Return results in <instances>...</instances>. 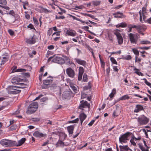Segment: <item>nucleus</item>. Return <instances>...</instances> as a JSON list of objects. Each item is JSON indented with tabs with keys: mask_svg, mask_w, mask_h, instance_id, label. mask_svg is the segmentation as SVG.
Here are the masks:
<instances>
[{
	"mask_svg": "<svg viewBox=\"0 0 151 151\" xmlns=\"http://www.w3.org/2000/svg\"><path fill=\"white\" fill-rule=\"evenodd\" d=\"M19 113L20 110L19 109H18V110L15 111V112L13 113L12 114L14 115L17 114H18Z\"/></svg>",
	"mask_w": 151,
	"mask_h": 151,
	"instance_id": "55",
	"label": "nucleus"
},
{
	"mask_svg": "<svg viewBox=\"0 0 151 151\" xmlns=\"http://www.w3.org/2000/svg\"><path fill=\"white\" fill-rule=\"evenodd\" d=\"M83 74L78 73V80L79 81H81L82 79V75Z\"/></svg>",
	"mask_w": 151,
	"mask_h": 151,
	"instance_id": "48",
	"label": "nucleus"
},
{
	"mask_svg": "<svg viewBox=\"0 0 151 151\" xmlns=\"http://www.w3.org/2000/svg\"><path fill=\"white\" fill-rule=\"evenodd\" d=\"M83 81L84 82H87L88 80L87 76L86 73H84L83 76Z\"/></svg>",
	"mask_w": 151,
	"mask_h": 151,
	"instance_id": "35",
	"label": "nucleus"
},
{
	"mask_svg": "<svg viewBox=\"0 0 151 151\" xmlns=\"http://www.w3.org/2000/svg\"><path fill=\"white\" fill-rule=\"evenodd\" d=\"M63 140H59L58 142H57L56 145L58 147H64L65 145L64 142H63Z\"/></svg>",
	"mask_w": 151,
	"mask_h": 151,
	"instance_id": "27",
	"label": "nucleus"
},
{
	"mask_svg": "<svg viewBox=\"0 0 151 151\" xmlns=\"http://www.w3.org/2000/svg\"><path fill=\"white\" fill-rule=\"evenodd\" d=\"M71 93L70 92H64L63 94V97L65 99L70 98L71 97Z\"/></svg>",
	"mask_w": 151,
	"mask_h": 151,
	"instance_id": "19",
	"label": "nucleus"
},
{
	"mask_svg": "<svg viewBox=\"0 0 151 151\" xmlns=\"http://www.w3.org/2000/svg\"><path fill=\"white\" fill-rule=\"evenodd\" d=\"M141 60V59L140 58H139L137 59V56H136L135 57V62H137L138 63L140 62Z\"/></svg>",
	"mask_w": 151,
	"mask_h": 151,
	"instance_id": "53",
	"label": "nucleus"
},
{
	"mask_svg": "<svg viewBox=\"0 0 151 151\" xmlns=\"http://www.w3.org/2000/svg\"><path fill=\"white\" fill-rule=\"evenodd\" d=\"M132 58L130 55H128L125 57H123L122 58V59L126 60H130Z\"/></svg>",
	"mask_w": 151,
	"mask_h": 151,
	"instance_id": "32",
	"label": "nucleus"
},
{
	"mask_svg": "<svg viewBox=\"0 0 151 151\" xmlns=\"http://www.w3.org/2000/svg\"><path fill=\"white\" fill-rule=\"evenodd\" d=\"M26 141V139L25 138H22L21 139L18 141V143L16 142V144L14 146H19L22 145Z\"/></svg>",
	"mask_w": 151,
	"mask_h": 151,
	"instance_id": "20",
	"label": "nucleus"
},
{
	"mask_svg": "<svg viewBox=\"0 0 151 151\" xmlns=\"http://www.w3.org/2000/svg\"><path fill=\"white\" fill-rule=\"evenodd\" d=\"M146 14H142V18L143 19V20L145 22V21H147L146 19V17L145 15Z\"/></svg>",
	"mask_w": 151,
	"mask_h": 151,
	"instance_id": "49",
	"label": "nucleus"
},
{
	"mask_svg": "<svg viewBox=\"0 0 151 151\" xmlns=\"http://www.w3.org/2000/svg\"><path fill=\"white\" fill-rule=\"evenodd\" d=\"M142 14H146V7H143L142 9Z\"/></svg>",
	"mask_w": 151,
	"mask_h": 151,
	"instance_id": "42",
	"label": "nucleus"
},
{
	"mask_svg": "<svg viewBox=\"0 0 151 151\" xmlns=\"http://www.w3.org/2000/svg\"><path fill=\"white\" fill-rule=\"evenodd\" d=\"M59 140H64L66 138V135L64 133L60 132L59 133Z\"/></svg>",
	"mask_w": 151,
	"mask_h": 151,
	"instance_id": "24",
	"label": "nucleus"
},
{
	"mask_svg": "<svg viewBox=\"0 0 151 151\" xmlns=\"http://www.w3.org/2000/svg\"><path fill=\"white\" fill-rule=\"evenodd\" d=\"M134 67V70L137 71H135L134 73H136L139 76L141 75V76H142V75H143V73L141 72H138V71H139V69L136 68L135 67Z\"/></svg>",
	"mask_w": 151,
	"mask_h": 151,
	"instance_id": "34",
	"label": "nucleus"
},
{
	"mask_svg": "<svg viewBox=\"0 0 151 151\" xmlns=\"http://www.w3.org/2000/svg\"><path fill=\"white\" fill-rule=\"evenodd\" d=\"M74 126L73 125H70L67 127V130L69 133V136H71L73 134Z\"/></svg>",
	"mask_w": 151,
	"mask_h": 151,
	"instance_id": "18",
	"label": "nucleus"
},
{
	"mask_svg": "<svg viewBox=\"0 0 151 151\" xmlns=\"http://www.w3.org/2000/svg\"><path fill=\"white\" fill-rule=\"evenodd\" d=\"M38 108L37 103L36 102H33L29 105L26 113L29 114H32L36 111Z\"/></svg>",
	"mask_w": 151,
	"mask_h": 151,
	"instance_id": "2",
	"label": "nucleus"
},
{
	"mask_svg": "<svg viewBox=\"0 0 151 151\" xmlns=\"http://www.w3.org/2000/svg\"><path fill=\"white\" fill-rule=\"evenodd\" d=\"M137 122L140 125L147 124L149 121V119L144 115L139 116L137 118Z\"/></svg>",
	"mask_w": 151,
	"mask_h": 151,
	"instance_id": "5",
	"label": "nucleus"
},
{
	"mask_svg": "<svg viewBox=\"0 0 151 151\" xmlns=\"http://www.w3.org/2000/svg\"><path fill=\"white\" fill-rule=\"evenodd\" d=\"M54 48V47L52 45H50L48 46V49L49 50H52Z\"/></svg>",
	"mask_w": 151,
	"mask_h": 151,
	"instance_id": "61",
	"label": "nucleus"
},
{
	"mask_svg": "<svg viewBox=\"0 0 151 151\" xmlns=\"http://www.w3.org/2000/svg\"><path fill=\"white\" fill-rule=\"evenodd\" d=\"M145 22H147L151 24V17L147 19V21H145Z\"/></svg>",
	"mask_w": 151,
	"mask_h": 151,
	"instance_id": "60",
	"label": "nucleus"
},
{
	"mask_svg": "<svg viewBox=\"0 0 151 151\" xmlns=\"http://www.w3.org/2000/svg\"><path fill=\"white\" fill-rule=\"evenodd\" d=\"M95 121V120H92L88 124L89 126H92L94 123Z\"/></svg>",
	"mask_w": 151,
	"mask_h": 151,
	"instance_id": "52",
	"label": "nucleus"
},
{
	"mask_svg": "<svg viewBox=\"0 0 151 151\" xmlns=\"http://www.w3.org/2000/svg\"><path fill=\"white\" fill-rule=\"evenodd\" d=\"M79 121V119L77 118L75 119L69 121L68 122L69 123H78Z\"/></svg>",
	"mask_w": 151,
	"mask_h": 151,
	"instance_id": "36",
	"label": "nucleus"
},
{
	"mask_svg": "<svg viewBox=\"0 0 151 151\" xmlns=\"http://www.w3.org/2000/svg\"><path fill=\"white\" fill-rule=\"evenodd\" d=\"M9 58V57L7 56L3 57L1 59V65H4L5 62L8 60Z\"/></svg>",
	"mask_w": 151,
	"mask_h": 151,
	"instance_id": "23",
	"label": "nucleus"
},
{
	"mask_svg": "<svg viewBox=\"0 0 151 151\" xmlns=\"http://www.w3.org/2000/svg\"><path fill=\"white\" fill-rule=\"evenodd\" d=\"M65 59L60 57L57 56L55 55L50 57L48 59V63L51 62L57 63L60 64H63L65 63V60H68L69 59L66 56H64Z\"/></svg>",
	"mask_w": 151,
	"mask_h": 151,
	"instance_id": "1",
	"label": "nucleus"
},
{
	"mask_svg": "<svg viewBox=\"0 0 151 151\" xmlns=\"http://www.w3.org/2000/svg\"><path fill=\"white\" fill-rule=\"evenodd\" d=\"M60 32H54L53 33L52 36H54L55 35H56L57 36L59 37L60 35Z\"/></svg>",
	"mask_w": 151,
	"mask_h": 151,
	"instance_id": "50",
	"label": "nucleus"
},
{
	"mask_svg": "<svg viewBox=\"0 0 151 151\" xmlns=\"http://www.w3.org/2000/svg\"><path fill=\"white\" fill-rule=\"evenodd\" d=\"M110 60L112 63L113 64L117 65V63L116 60L113 57H111L110 58Z\"/></svg>",
	"mask_w": 151,
	"mask_h": 151,
	"instance_id": "39",
	"label": "nucleus"
},
{
	"mask_svg": "<svg viewBox=\"0 0 151 151\" xmlns=\"http://www.w3.org/2000/svg\"><path fill=\"white\" fill-rule=\"evenodd\" d=\"M71 17H72L73 19L76 20L78 21H80V19L74 16L71 15Z\"/></svg>",
	"mask_w": 151,
	"mask_h": 151,
	"instance_id": "58",
	"label": "nucleus"
},
{
	"mask_svg": "<svg viewBox=\"0 0 151 151\" xmlns=\"http://www.w3.org/2000/svg\"><path fill=\"white\" fill-rule=\"evenodd\" d=\"M143 80L144 81L145 83L148 86H149L151 88V84L150 82L147 81L146 79L143 78Z\"/></svg>",
	"mask_w": 151,
	"mask_h": 151,
	"instance_id": "37",
	"label": "nucleus"
},
{
	"mask_svg": "<svg viewBox=\"0 0 151 151\" xmlns=\"http://www.w3.org/2000/svg\"><path fill=\"white\" fill-rule=\"evenodd\" d=\"M143 110L144 108L142 105L140 104H137L136 105L134 112V113H138Z\"/></svg>",
	"mask_w": 151,
	"mask_h": 151,
	"instance_id": "12",
	"label": "nucleus"
},
{
	"mask_svg": "<svg viewBox=\"0 0 151 151\" xmlns=\"http://www.w3.org/2000/svg\"><path fill=\"white\" fill-rule=\"evenodd\" d=\"M17 126L16 125H13L11 126L10 127V129L12 130H13L16 129Z\"/></svg>",
	"mask_w": 151,
	"mask_h": 151,
	"instance_id": "46",
	"label": "nucleus"
},
{
	"mask_svg": "<svg viewBox=\"0 0 151 151\" xmlns=\"http://www.w3.org/2000/svg\"><path fill=\"white\" fill-rule=\"evenodd\" d=\"M113 68L114 71L118 72V69L117 66H113Z\"/></svg>",
	"mask_w": 151,
	"mask_h": 151,
	"instance_id": "56",
	"label": "nucleus"
},
{
	"mask_svg": "<svg viewBox=\"0 0 151 151\" xmlns=\"http://www.w3.org/2000/svg\"><path fill=\"white\" fill-rule=\"evenodd\" d=\"M116 28H124L127 26V24L125 22L120 23L115 26Z\"/></svg>",
	"mask_w": 151,
	"mask_h": 151,
	"instance_id": "22",
	"label": "nucleus"
},
{
	"mask_svg": "<svg viewBox=\"0 0 151 151\" xmlns=\"http://www.w3.org/2000/svg\"><path fill=\"white\" fill-rule=\"evenodd\" d=\"M118 116V115L116 114V112L115 111H114L113 114V116L114 117H116Z\"/></svg>",
	"mask_w": 151,
	"mask_h": 151,
	"instance_id": "63",
	"label": "nucleus"
},
{
	"mask_svg": "<svg viewBox=\"0 0 151 151\" xmlns=\"http://www.w3.org/2000/svg\"><path fill=\"white\" fill-rule=\"evenodd\" d=\"M100 3L99 1H94L93 2V5L94 6H97L99 5Z\"/></svg>",
	"mask_w": 151,
	"mask_h": 151,
	"instance_id": "41",
	"label": "nucleus"
},
{
	"mask_svg": "<svg viewBox=\"0 0 151 151\" xmlns=\"http://www.w3.org/2000/svg\"><path fill=\"white\" fill-rule=\"evenodd\" d=\"M33 135L36 137H43L44 134L42 133H40L38 131H36L33 133Z\"/></svg>",
	"mask_w": 151,
	"mask_h": 151,
	"instance_id": "25",
	"label": "nucleus"
},
{
	"mask_svg": "<svg viewBox=\"0 0 151 151\" xmlns=\"http://www.w3.org/2000/svg\"><path fill=\"white\" fill-rule=\"evenodd\" d=\"M6 4V0H0V4L2 5H5Z\"/></svg>",
	"mask_w": 151,
	"mask_h": 151,
	"instance_id": "43",
	"label": "nucleus"
},
{
	"mask_svg": "<svg viewBox=\"0 0 151 151\" xmlns=\"http://www.w3.org/2000/svg\"><path fill=\"white\" fill-rule=\"evenodd\" d=\"M74 60L78 64L81 65L83 66L84 67H86L87 64L85 61L77 58H75Z\"/></svg>",
	"mask_w": 151,
	"mask_h": 151,
	"instance_id": "11",
	"label": "nucleus"
},
{
	"mask_svg": "<svg viewBox=\"0 0 151 151\" xmlns=\"http://www.w3.org/2000/svg\"><path fill=\"white\" fill-rule=\"evenodd\" d=\"M27 28H30L31 29H34L35 30V29L33 25L32 24H30L27 26Z\"/></svg>",
	"mask_w": 151,
	"mask_h": 151,
	"instance_id": "47",
	"label": "nucleus"
},
{
	"mask_svg": "<svg viewBox=\"0 0 151 151\" xmlns=\"http://www.w3.org/2000/svg\"><path fill=\"white\" fill-rule=\"evenodd\" d=\"M149 42H150L147 41H141V44H148Z\"/></svg>",
	"mask_w": 151,
	"mask_h": 151,
	"instance_id": "54",
	"label": "nucleus"
},
{
	"mask_svg": "<svg viewBox=\"0 0 151 151\" xmlns=\"http://www.w3.org/2000/svg\"><path fill=\"white\" fill-rule=\"evenodd\" d=\"M70 86L75 93H77L78 92V88L77 86H74L73 84H70Z\"/></svg>",
	"mask_w": 151,
	"mask_h": 151,
	"instance_id": "21",
	"label": "nucleus"
},
{
	"mask_svg": "<svg viewBox=\"0 0 151 151\" xmlns=\"http://www.w3.org/2000/svg\"><path fill=\"white\" fill-rule=\"evenodd\" d=\"M119 31V30L118 29H116L114 31V33L116 37L118 43L120 45H121L123 43V40L122 36Z\"/></svg>",
	"mask_w": 151,
	"mask_h": 151,
	"instance_id": "7",
	"label": "nucleus"
},
{
	"mask_svg": "<svg viewBox=\"0 0 151 151\" xmlns=\"http://www.w3.org/2000/svg\"><path fill=\"white\" fill-rule=\"evenodd\" d=\"M65 17L64 16H56V19H65Z\"/></svg>",
	"mask_w": 151,
	"mask_h": 151,
	"instance_id": "45",
	"label": "nucleus"
},
{
	"mask_svg": "<svg viewBox=\"0 0 151 151\" xmlns=\"http://www.w3.org/2000/svg\"><path fill=\"white\" fill-rule=\"evenodd\" d=\"M131 42L132 44H136L138 39L135 35L130 33L128 35Z\"/></svg>",
	"mask_w": 151,
	"mask_h": 151,
	"instance_id": "9",
	"label": "nucleus"
},
{
	"mask_svg": "<svg viewBox=\"0 0 151 151\" xmlns=\"http://www.w3.org/2000/svg\"><path fill=\"white\" fill-rule=\"evenodd\" d=\"M36 39L33 36L31 38L29 39H26V42L30 44H32L35 43L36 42Z\"/></svg>",
	"mask_w": 151,
	"mask_h": 151,
	"instance_id": "16",
	"label": "nucleus"
},
{
	"mask_svg": "<svg viewBox=\"0 0 151 151\" xmlns=\"http://www.w3.org/2000/svg\"><path fill=\"white\" fill-rule=\"evenodd\" d=\"M86 117L87 115L83 113H81L80 114L79 117L81 125L82 124L83 122L86 118Z\"/></svg>",
	"mask_w": 151,
	"mask_h": 151,
	"instance_id": "17",
	"label": "nucleus"
},
{
	"mask_svg": "<svg viewBox=\"0 0 151 151\" xmlns=\"http://www.w3.org/2000/svg\"><path fill=\"white\" fill-rule=\"evenodd\" d=\"M47 80H44L43 81V84L42 86V88H47Z\"/></svg>",
	"mask_w": 151,
	"mask_h": 151,
	"instance_id": "30",
	"label": "nucleus"
},
{
	"mask_svg": "<svg viewBox=\"0 0 151 151\" xmlns=\"http://www.w3.org/2000/svg\"><path fill=\"white\" fill-rule=\"evenodd\" d=\"M0 144L5 147H10L16 144V142L14 141L6 139H3L0 142Z\"/></svg>",
	"mask_w": 151,
	"mask_h": 151,
	"instance_id": "4",
	"label": "nucleus"
},
{
	"mask_svg": "<svg viewBox=\"0 0 151 151\" xmlns=\"http://www.w3.org/2000/svg\"><path fill=\"white\" fill-rule=\"evenodd\" d=\"M8 32L11 36H13L14 34V32L12 29H9L8 30Z\"/></svg>",
	"mask_w": 151,
	"mask_h": 151,
	"instance_id": "44",
	"label": "nucleus"
},
{
	"mask_svg": "<svg viewBox=\"0 0 151 151\" xmlns=\"http://www.w3.org/2000/svg\"><path fill=\"white\" fill-rule=\"evenodd\" d=\"M116 90L115 88H113L112 90L111 93L109 95V96L110 98H112L116 94Z\"/></svg>",
	"mask_w": 151,
	"mask_h": 151,
	"instance_id": "28",
	"label": "nucleus"
},
{
	"mask_svg": "<svg viewBox=\"0 0 151 151\" xmlns=\"http://www.w3.org/2000/svg\"><path fill=\"white\" fill-rule=\"evenodd\" d=\"M84 73V69L82 67H80L78 73L83 74Z\"/></svg>",
	"mask_w": 151,
	"mask_h": 151,
	"instance_id": "40",
	"label": "nucleus"
},
{
	"mask_svg": "<svg viewBox=\"0 0 151 151\" xmlns=\"http://www.w3.org/2000/svg\"><path fill=\"white\" fill-rule=\"evenodd\" d=\"M52 77H48V87H55L56 86V82Z\"/></svg>",
	"mask_w": 151,
	"mask_h": 151,
	"instance_id": "6",
	"label": "nucleus"
},
{
	"mask_svg": "<svg viewBox=\"0 0 151 151\" xmlns=\"http://www.w3.org/2000/svg\"><path fill=\"white\" fill-rule=\"evenodd\" d=\"M132 136V133L127 132L120 136L119 138V141L121 143L127 142Z\"/></svg>",
	"mask_w": 151,
	"mask_h": 151,
	"instance_id": "3",
	"label": "nucleus"
},
{
	"mask_svg": "<svg viewBox=\"0 0 151 151\" xmlns=\"http://www.w3.org/2000/svg\"><path fill=\"white\" fill-rule=\"evenodd\" d=\"M130 98V97L128 95H124L119 99V100H125L128 99Z\"/></svg>",
	"mask_w": 151,
	"mask_h": 151,
	"instance_id": "29",
	"label": "nucleus"
},
{
	"mask_svg": "<svg viewBox=\"0 0 151 151\" xmlns=\"http://www.w3.org/2000/svg\"><path fill=\"white\" fill-rule=\"evenodd\" d=\"M17 68V67L16 66H14L13 67L12 70V73H14L15 72H16V69Z\"/></svg>",
	"mask_w": 151,
	"mask_h": 151,
	"instance_id": "62",
	"label": "nucleus"
},
{
	"mask_svg": "<svg viewBox=\"0 0 151 151\" xmlns=\"http://www.w3.org/2000/svg\"><path fill=\"white\" fill-rule=\"evenodd\" d=\"M128 25L129 26V27H130L132 29L133 28H136V25H135L129 24Z\"/></svg>",
	"mask_w": 151,
	"mask_h": 151,
	"instance_id": "59",
	"label": "nucleus"
},
{
	"mask_svg": "<svg viewBox=\"0 0 151 151\" xmlns=\"http://www.w3.org/2000/svg\"><path fill=\"white\" fill-rule=\"evenodd\" d=\"M120 151H132L128 145H120L119 146Z\"/></svg>",
	"mask_w": 151,
	"mask_h": 151,
	"instance_id": "14",
	"label": "nucleus"
},
{
	"mask_svg": "<svg viewBox=\"0 0 151 151\" xmlns=\"http://www.w3.org/2000/svg\"><path fill=\"white\" fill-rule=\"evenodd\" d=\"M138 145L139 148L142 151H149V148H145L143 147L142 143H139L138 144Z\"/></svg>",
	"mask_w": 151,
	"mask_h": 151,
	"instance_id": "26",
	"label": "nucleus"
},
{
	"mask_svg": "<svg viewBox=\"0 0 151 151\" xmlns=\"http://www.w3.org/2000/svg\"><path fill=\"white\" fill-rule=\"evenodd\" d=\"M131 137H132V138L130 140V142H131V144H132L134 146H136V144L134 141V139L133 138V136H131Z\"/></svg>",
	"mask_w": 151,
	"mask_h": 151,
	"instance_id": "38",
	"label": "nucleus"
},
{
	"mask_svg": "<svg viewBox=\"0 0 151 151\" xmlns=\"http://www.w3.org/2000/svg\"><path fill=\"white\" fill-rule=\"evenodd\" d=\"M66 73L68 76L71 78H73L75 76V71L71 68H69L66 69Z\"/></svg>",
	"mask_w": 151,
	"mask_h": 151,
	"instance_id": "10",
	"label": "nucleus"
},
{
	"mask_svg": "<svg viewBox=\"0 0 151 151\" xmlns=\"http://www.w3.org/2000/svg\"><path fill=\"white\" fill-rule=\"evenodd\" d=\"M80 103L81 104L79 107L80 109L83 110V108H88V109L90 108V105L87 101L82 100L80 102Z\"/></svg>",
	"mask_w": 151,
	"mask_h": 151,
	"instance_id": "8",
	"label": "nucleus"
},
{
	"mask_svg": "<svg viewBox=\"0 0 151 151\" xmlns=\"http://www.w3.org/2000/svg\"><path fill=\"white\" fill-rule=\"evenodd\" d=\"M132 51L134 52V54L136 55V56H138L139 55V52L135 48H133L132 49Z\"/></svg>",
	"mask_w": 151,
	"mask_h": 151,
	"instance_id": "33",
	"label": "nucleus"
},
{
	"mask_svg": "<svg viewBox=\"0 0 151 151\" xmlns=\"http://www.w3.org/2000/svg\"><path fill=\"white\" fill-rule=\"evenodd\" d=\"M136 29L137 30L138 32H139V33H140L141 30H142L143 29V28L142 27V26H141L139 25L136 26Z\"/></svg>",
	"mask_w": 151,
	"mask_h": 151,
	"instance_id": "31",
	"label": "nucleus"
},
{
	"mask_svg": "<svg viewBox=\"0 0 151 151\" xmlns=\"http://www.w3.org/2000/svg\"><path fill=\"white\" fill-rule=\"evenodd\" d=\"M113 15L114 16V17L116 18H124L126 16L124 15L123 13L120 12H117L114 13Z\"/></svg>",
	"mask_w": 151,
	"mask_h": 151,
	"instance_id": "13",
	"label": "nucleus"
},
{
	"mask_svg": "<svg viewBox=\"0 0 151 151\" xmlns=\"http://www.w3.org/2000/svg\"><path fill=\"white\" fill-rule=\"evenodd\" d=\"M33 21L35 24L36 25H37L38 24V22L37 20L35 18H33Z\"/></svg>",
	"mask_w": 151,
	"mask_h": 151,
	"instance_id": "51",
	"label": "nucleus"
},
{
	"mask_svg": "<svg viewBox=\"0 0 151 151\" xmlns=\"http://www.w3.org/2000/svg\"><path fill=\"white\" fill-rule=\"evenodd\" d=\"M99 58H100V61H101V66H102L103 65H104V62H103L102 61V60L101 58V55L100 54H99Z\"/></svg>",
	"mask_w": 151,
	"mask_h": 151,
	"instance_id": "57",
	"label": "nucleus"
},
{
	"mask_svg": "<svg viewBox=\"0 0 151 151\" xmlns=\"http://www.w3.org/2000/svg\"><path fill=\"white\" fill-rule=\"evenodd\" d=\"M105 151H113L111 148H108L105 150Z\"/></svg>",
	"mask_w": 151,
	"mask_h": 151,
	"instance_id": "64",
	"label": "nucleus"
},
{
	"mask_svg": "<svg viewBox=\"0 0 151 151\" xmlns=\"http://www.w3.org/2000/svg\"><path fill=\"white\" fill-rule=\"evenodd\" d=\"M66 34L68 36L75 37L76 36L77 33L76 31L74 30L69 29L67 31Z\"/></svg>",
	"mask_w": 151,
	"mask_h": 151,
	"instance_id": "15",
	"label": "nucleus"
}]
</instances>
